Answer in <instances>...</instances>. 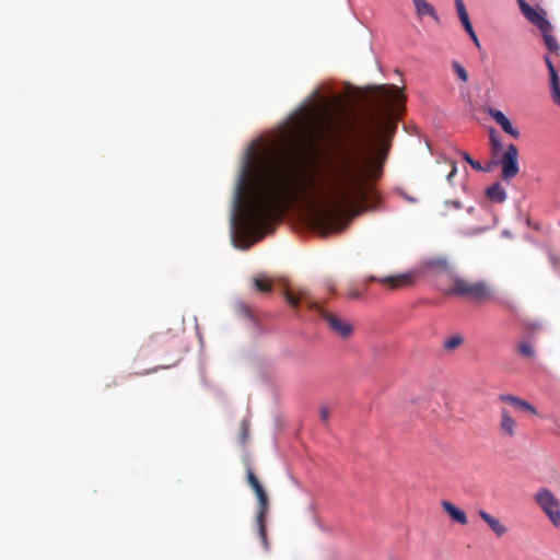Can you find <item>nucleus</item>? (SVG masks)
<instances>
[{
    "label": "nucleus",
    "mask_w": 560,
    "mask_h": 560,
    "mask_svg": "<svg viewBox=\"0 0 560 560\" xmlns=\"http://www.w3.org/2000/svg\"><path fill=\"white\" fill-rule=\"evenodd\" d=\"M366 170L353 151L327 163L317 185L305 180V163L298 151L268 152L243 167L234 195L233 225L259 241L273 231L285 209L301 198L319 202L318 223L340 231L339 217L368 195Z\"/></svg>",
    "instance_id": "f257e3e1"
},
{
    "label": "nucleus",
    "mask_w": 560,
    "mask_h": 560,
    "mask_svg": "<svg viewBox=\"0 0 560 560\" xmlns=\"http://www.w3.org/2000/svg\"><path fill=\"white\" fill-rule=\"evenodd\" d=\"M375 107L364 116L363 138L369 143V151L374 147L373 168L378 176L381 166L386 159L390 142L389 137L395 132L397 119L395 114L402 107L405 96L395 85H378L371 95Z\"/></svg>",
    "instance_id": "f03ea898"
},
{
    "label": "nucleus",
    "mask_w": 560,
    "mask_h": 560,
    "mask_svg": "<svg viewBox=\"0 0 560 560\" xmlns=\"http://www.w3.org/2000/svg\"><path fill=\"white\" fill-rule=\"evenodd\" d=\"M284 298L290 306L296 308L302 301L306 302L308 307L319 314V316L327 323L330 330L339 337L347 339L353 331V326L343 318L327 312L316 301L310 300V294L306 290H299L296 292L291 290L284 291Z\"/></svg>",
    "instance_id": "7ed1b4c3"
},
{
    "label": "nucleus",
    "mask_w": 560,
    "mask_h": 560,
    "mask_svg": "<svg viewBox=\"0 0 560 560\" xmlns=\"http://www.w3.org/2000/svg\"><path fill=\"white\" fill-rule=\"evenodd\" d=\"M447 295L464 298L478 304L490 302L494 298L492 287L486 281H472L463 277H454Z\"/></svg>",
    "instance_id": "20e7f679"
},
{
    "label": "nucleus",
    "mask_w": 560,
    "mask_h": 560,
    "mask_svg": "<svg viewBox=\"0 0 560 560\" xmlns=\"http://www.w3.org/2000/svg\"><path fill=\"white\" fill-rule=\"evenodd\" d=\"M247 482L255 492L257 500H258V511L256 515V523L258 527V534L261 539V542L265 547V549H268V539H267V528H266V516L269 509V500L268 495L259 482L258 478L254 474V471L250 468H247Z\"/></svg>",
    "instance_id": "39448f33"
},
{
    "label": "nucleus",
    "mask_w": 560,
    "mask_h": 560,
    "mask_svg": "<svg viewBox=\"0 0 560 560\" xmlns=\"http://www.w3.org/2000/svg\"><path fill=\"white\" fill-rule=\"evenodd\" d=\"M534 501L551 525L560 528V500L556 494L548 488H539L534 494Z\"/></svg>",
    "instance_id": "423d86ee"
},
{
    "label": "nucleus",
    "mask_w": 560,
    "mask_h": 560,
    "mask_svg": "<svg viewBox=\"0 0 560 560\" xmlns=\"http://www.w3.org/2000/svg\"><path fill=\"white\" fill-rule=\"evenodd\" d=\"M322 120L323 118L317 107L301 108L296 113L294 120L295 132L314 137L318 132V127L323 122Z\"/></svg>",
    "instance_id": "0eeeda50"
},
{
    "label": "nucleus",
    "mask_w": 560,
    "mask_h": 560,
    "mask_svg": "<svg viewBox=\"0 0 560 560\" xmlns=\"http://www.w3.org/2000/svg\"><path fill=\"white\" fill-rule=\"evenodd\" d=\"M499 163L502 168V179L510 182L520 172L517 147L513 143L509 144Z\"/></svg>",
    "instance_id": "6e6552de"
},
{
    "label": "nucleus",
    "mask_w": 560,
    "mask_h": 560,
    "mask_svg": "<svg viewBox=\"0 0 560 560\" xmlns=\"http://www.w3.org/2000/svg\"><path fill=\"white\" fill-rule=\"evenodd\" d=\"M523 15L539 31L552 30L550 22L546 19V12L542 9L530 7L525 0H517Z\"/></svg>",
    "instance_id": "1a4fd4ad"
},
{
    "label": "nucleus",
    "mask_w": 560,
    "mask_h": 560,
    "mask_svg": "<svg viewBox=\"0 0 560 560\" xmlns=\"http://www.w3.org/2000/svg\"><path fill=\"white\" fill-rule=\"evenodd\" d=\"M518 424L508 407L500 408L498 433L502 439L512 440L517 435Z\"/></svg>",
    "instance_id": "9d476101"
},
{
    "label": "nucleus",
    "mask_w": 560,
    "mask_h": 560,
    "mask_svg": "<svg viewBox=\"0 0 560 560\" xmlns=\"http://www.w3.org/2000/svg\"><path fill=\"white\" fill-rule=\"evenodd\" d=\"M499 400L511 406L515 410L524 411L530 415H537V409L532 404L517 396L511 394H502L499 396Z\"/></svg>",
    "instance_id": "9b49d317"
},
{
    "label": "nucleus",
    "mask_w": 560,
    "mask_h": 560,
    "mask_svg": "<svg viewBox=\"0 0 560 560\" xmlns=\"http://www.w3.org/2000/svg\"><path fill=\"white\" fill-rule=\"evenodd\" d=\"M412 275L410 273H402L397 276H389V277H383V278H372L374 281H378L385 287H388L390 289H399L404 287H408L412 283Z\"/></svg>",
    "instance_id": "f8f14e48"
},
{
    "label": "nucleus",
    "mask_w": 560,
    "mask_h": 560,
    "mask_svg": "<svg viewBox=\"0 0 560 560\" xmlns=\"http://www.w3.org/2000/svg\"><path fill=\"white\" fill-rule=\"evenodd\" d=\"M477 513L497 537H501L506 534L508 527L499 518L482 509L478 510Z\"/></svg>",
    "instance_id": "ddd939ff"
},
{
    "label": "nucleus",
    "mask_w": 560,
    "mask_h": 560,
    "mask_svg": "<svg viewBox=\"0 0 560 560\" xmlns=\"http://www.w3.org/2000/svg\"><path fill=\"white\" fill-rule=\"evenodd\" d=\"M415 5L416 15L419 20L430 16L435 23H440V16L435 8L427 0H411Z\"/></svg>",
    "instance_id": "4468645a"
},
{
    "label": "nucleus",
    "mask_w": 560,
    "mask_h": 560,
    "mask_svg": "<svg viewBox=\"0 0 560 560\" xmlns=\"http://www.w3.org/2000/svg\"><path fill=\"white\" fill-rule=\"evenodd\" d=\"M488 113L506 133H509L515 139L520 137V131L513 127L510 119L501 110L490 108Z\"/></svg>",
    "instance_id": "2eb2a0df"
},
{
    "label": "nucleus",
    "mask_w": 560,
    "mask_h": 560,
    "mask_svg": "<svg viewBox=\"0 0 560 560\" xmlns=\"http://www.w3.org/2000/svg\"><path fill=\"white\" fill-rule=\"evenodd\" d=\"M442 508L443 510L450 515V517L459 523L460 525H467L468 520L466 516V513L458 509L456 505H454L450 501H442Z\"/></svg>",
    "instance_id": "dca6fc26"
},
{
    "label": "nucleus",
    "mask_w": 560,
    "mask_h": 560,
    "mask_svg": "<svg viewBox=\"0 0 560 560\" xmlns=\"http://www.w3.org/2000/svg\"><path fill=\"white\" fill-rule=\"evenodd\" d=\"M486 195L491 201L498 202V203H501V202L505 201V199H506V191H505L504 187L501 185V183H499V182H497L493 185H491L490 187H488L486 190Z\"/></svg>",
    "instance_id": "f3484780"
},
{
    "label": "nucleus",
    "mask_w": 560,
    "mask_h": 560,
    "mask_svg": "<svg viewBox=\"0 0 560 560\" xmlns=\"http://www.w3.org/2000/svg\"><path fill=\"white\" fill-rule=\"evenodd\" d=\"M542 33L545 45L551 52H558L560 45L557 38L551 34V30L540 31Z\"/></svg>",
    "instance_id": "a211bd4d"
},
{
    "label": "nucleus",
    "mask_w": 560,
    "mask_h": 560,
    "mask_svg": "<svg viewBox=\"0 0 560 560\" xmlns=\"http://www.w3.org/2000/svg\"><path fill=\"white\" fill-rule=\"evenodd\" d=\"M427 268L435 271H446L450 267L448 261L444 258H432L425 261Z\"/></svg>",
    "instance_id": "6ab92c4d"
},
{
    "label": "nucleus",
    "mask_w": 560,
    "mask_h": 560,
    "mask_svg": "<svg viewBox=\"0 0 560 560\" xmlns=\"http://www.w3.org/2000/svg\"><path fill=\"white\" fill-rule=\"evenodd\" d=\"M462 158L475 170L478 172H490L491 164L483 167L480 162L475 161L467 152H460Z\"/></svg>",
    "instance_id": "aec40b11"
},
{
    "label": "nucleus",
    "mask_w": 560,
    "mask_h": 560,
    "mask_svg": "<svg viewBox=\"0 0 560 560\" xmlns=\"http://www.w3.org/2000/svg\"><path fill=\"white\" fill-rule=\"evenodd\" d=\"M463 343L464 338L460 335H453L444 341L443 347L446 351H453Z\"/></svg>",
    "instance_id": "412c9836"
},
{
    "label": "nucleus",
    "mask_w": 560,
    "mask_h": 560,
    "mask_svg": "<svg viewBox=\"0 0 560 560\" xmlns=\"http://www.w3.org/2000/svg\"><path fill=\"white\" fill-rule=\"evenodd\" d=\"M253 282L255 284V288L259 292L267 293L272 290L271 283L264 277H256L253 279Z\"/></svg>",
    "instance_id": "4be33fe9"
},
{
    "label": "nucleus",
    "mask_w": 560,
    "mask_h": 560,
    "mask_svg": "<svg viewBox=\"0 0 560 560\" xmlns=\"http://www.w3.org/2000/svg\"><path fill=\"white\" fill-rule=\"evenodd\" d=\"M517 351L522 357L527 359H533L535 357V350L527 341H522L517 347Z\"/></svg>",
    "instance_id": "5701e85b"
},
{
    "label": "nucleus",
    "mask_w": 560,
    "mask_h": 560,
    "mask_svg": "<svg viewBox=\"0 0 560 560\" xmlns=\"http://www.w3.org/2000/svg\"><path fill=\"white\" fill-rule=\"evenodd\" d=\"M452 67H453V70L455 71V73L457 74V77L463 82L468 81V73H467L466 69L458 61H453Z\"/></svg>",
    "instance_id": "b1692460"
},
{
    "label": "nucleus",
    "mask_w": 560,
    "mask_h": 560,
    "mask_svg": "<svg viewBox=\"0 0 560 560\" xmlns=\"http://www.w3.org/2000/svg\"><path fill=\"white\" fill-rule=\"evenodd\" d=\"M454 2H455V7H456V11H457L459 20L463 21V20L468 19L469 15L466 10L464 1L463 0H454Z\"/></svg>",
    "instance_id": "393cba45"
},
{
    "label": "nucleus",
    "mask_w": 560,
    "mask_h": 560,
    "mask_svg": "<svg viewBox=\"0 0 560 560\" xmlns=\"http://www.w3.org/2000/svg\"><path fill=\"white\" fill-rule=\"evenodd\" d=\"M490 143H491V147H492L493 151H499L502 148L501 141L495 136L494 130H492L491 133H490Z\"/></svg>",
    "instance_id": "a878e982"
},
{
    "label": "nucleus",
    "mask_w": 560,
    "mask_h": 560,
    "mask_svg": "<svg viewBox=\"0 0 560 560\" xmlns=\"http://www.w3.org/2000/svg\"><path fill=\"white\" fill-rule=\"evenodd\" d=\"M330 411L328 407L322 406L319 409V416L323 422H327L329 419Z\"/></svg>",
    "instance_id": "bb28decb"
},
{
    "label": "nucleus",
    "mask_w": 560,
    "mask_h": 560,
    "mask_svg": "<svg viewBox=\"0 0 560 560\" xmlns=\"http://www.w3.org/2000/svg\"><path fill=\"white\" fill-rule=\"evenodd\" d=\"M550 85L551 88L560 86V78L558 75V72L550 73Z\"/></svg>",
    "instance_id": "cd10ccee"
},
{
    "label": "nucleus",
    "mask_w": 560,
    "mask_h": 560,
    "mask_svg": "<svg viewBox=\"0 0 560 560\" xmlns=\"http://www.w3.org/2000/svg\"><path fill=\"white\" fill-rule=\"evenodd\" d=\"M551 96L553 102L560 106V86L551 88Z\"/></svg>",
    "instance_id": "c85d7f7f"
},
{
    "label": "nucleus",
    "mask_w": 560,
    "mask_h": 560,
    "mask_svg": "<svg viewBox=\"0 0 560 560\" xmlns=\"http://www.w3.org/2000/svg\"><path fill=\"white\" fill-rule=\"evenodd\" d=\"M544 60H545V63H546V66L548 68L549 74L553 73V72H557V70H556V68H555V66H553V63H552V61H551L549 56H547V55L544 56Z\"/></svg>",
    "instance_id": "c756f323"
},
{
    "label": "nucleus",
    "mask_w": 560,
    "mask_h": 560,
    "mask_svg": "<svg viewBox=\"0 0 560 560\" xmlns=\"http://www.w3.org/2000/svg\"><path fill=\"white\" fill-rule=\"evenodd\" d=\"M460 22H462V24H463V26H464L465 31L467 32V34H468V33H472L474 27H472V25H471V22H470V19H469V18H468V19H466V20H463V21H460Z\"/></svg>",
    "instance_id": "7c9ffc66"
},
{
    "label": "nucleus",
    "mask_w": 560,
    "mask_h": 560,
    "mask_svg": "<svg viewBox=\"0 0 560 560\" xmlns=\"http://www.w3.org/2000/svg\"><path fill=\"white\" fill-rule=\"evenodd\" d=\"M468 35H469V37L471 38V40H472V43L475 44V46H476L477 48H480V46H481V45H480V42H479V39H478V37H477L476 32H475V31H472V33H468Z\"/></svg>",
    "instance_id": "2f4dec72"
},
{
    "label": "nucleus",
    "mask_w": 560,
    "mask_h": 560,
    "mask_svg": "<svg viewBox=\"0 0 560 560\" xmlns=\"http://www.w3.org/2000/svg\"><path fill=\"white\" fill-rule=\"evenodd\" d=\"M456 172H457V167L455 165H453L452 171L450 172V174L446 177L448 182H451L452 178L456 175Z\"/></svg>",
    "instance_id": "473e14b6"
},
{
    "label": "nucleus",
    "mask_w": 560,
    "mask_h": 560,
    "mask_svg": "<svg viewBox=\"0 0 560 560\" xmlns=\"http://www.w3.org/2000/svg\"><path fill=\"white\" fill-rule=\"evenodd\" d=\"M349 296H350V298H358V296H359V293H358V292H355V291H351V292H349Z\"/></svg>",
    "instance_id": "72a5a7b5"
}]
</instances>
